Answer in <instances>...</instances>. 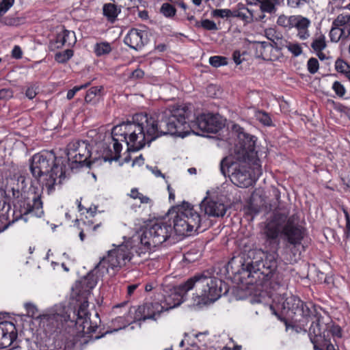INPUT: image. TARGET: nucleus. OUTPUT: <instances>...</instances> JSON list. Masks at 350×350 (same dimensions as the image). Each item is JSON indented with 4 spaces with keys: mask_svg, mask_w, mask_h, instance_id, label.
<instances>
[{
    "mask_svg": "<svg viewBox=\"0 0 350 350\" xmlns=\"http://www.w3.org/2000/svg\"><path fill=\"white\" fill-rule=\"evenodd\" d=\"M332 88L336 94L340 98L343 97L346 94V89L345 86L338 81L333 83Z\"/></svg>",
    "mask_w": 350,
    "mask_h": 350,
    "instance_id": "c03bdc74",
    "label": "nucleus"
},
{
    "mask_svg": "<svg viewBox=\"0 0 350 350\" xmlns=\"http://www.w3.org/2000/svg\"><path fill=\"white\" fill-rule=\"evenodd\" d=\"M334 26H336L343 33L350 36V14L342 13L339 14L332 22Z\"/></svg>",
    "mask_w": 350,
    "mask_h": 350,
    "instance_id": "4be33fe9",
    "label": "nucleus"
},
{
    "mask_svg": "<svg viewBox=\"0 0 350 350\" xmlns=\"http://www.w3.org/2000/svg\"><path fill=\"white\" fill-rule=\"evenodd\" d=\"M8 329H14V325L12 323L8 321L0 323V340L5 334H7Z\"/></svg>",
    "mask_w": 350,
    "mask_h": 350,
    "instance_id": "8fccbe9b",
    "label": "nucleus"
},
{
    "mask_svg": "<svg viewBox=\"0 0 350 350\" xmlns=\"http://www.w3.org/2000/svg\"><path fill=\"white\" fill-rule=\"evenodd\" d=\"M211 16L213 18H231L232 17V10L230 9H215L211 12Z\"/></svg>",
    "mask_w": 350,
    "mask_h": 350,
    "instance_id": "58836bf2",
    "label": "nucleus"
},
{
    "mask_svg": "<svg viewBox=\"0 0 350 350\" xmlns=\"http://www.w3.org/2000/svg\"><path fill=\"white\" fill-rule=\"evenodd\" d=\"M86 87H88V83H84L80 86H75L72 90H68L66 96L68 100L72 99L77 92L83 88H85Z\"/></svg>",
    "mask_w": 350,
    "mask_h": 350,
    "instance_id": "864d4df0",
    "label": "nucleus"
},
{
    "mask_svg": "<svg viewBox=\"0 0 350 350\" xmlns=\"http://www.w3.org/2000/svg\"><path fill=\"white\" fill-rule=\"evenodd\" d=\"M94 50L97 56H101L109 54L111 51V47L108 42H101L96 44Z\"/></svg>",
    "mask_w": 350,
    "mask_h": 350,
    "instance_id": "473e14b6",
    "label": "nucleus"
},
{
    "mask_svg": "<svg viewBox=\"0 0 350 350\" xmlns=\"http://www.w3.org/2000/svg\"><path fill=\"white\" fill-rule=\"evenodd\" d=\"M335 69L338 72L345 75L346 77L350 72V66L341 59H338L335 62Z\"/></svg>",
    "mask_w": 350,
    "mask_h": 350,
    "instance_id": "4c0bfd02",
    "label": "nucleus"
},
{
    "mask_svg": "<svg viewBox=\"0 0 350 350\" xmlns=\"http://www.w3.org/2000/svg\"><path fill=\"white\" fill-rule=\"evenodd\" d=\"M296 19V15L286 16L285 15H280L277 20V24L279 26L291 29L293 28V24Z\"/></svg>",
    "mask_w": 350,
    "mask_h": 350,
    "instance_id": "2f4dec72",
    "label": "nucleus"
},
{
    "mask_svg": "<svg viewBox=\"0 0 350 350\" xmlns=\"http://www.w3.org/2000/svg\"><path fill=\"white\" fill-rule=\"evenodd\" d=\"M190 113L188 108L183 107L152 114H135L132 122H123L113 128V141L125 142L129 151H137L163 135L184 137L190 133L191 125L187 121Z\"/></svg>",
    "mask_w": 350,
    "mask_h": 350,
    "instance_id": "f257e3e1",
    "label": "nucleus"
},
{
    "mask_svg": "<svg viewBox=\"0 0 350 350\" xmlns=\"http://www.w3.org/2000/svg\"><path fill=\"white\" fill-rule=\"evenodd\" d=\"M204 222L203 218L193 206L184 203L174 219L172 228L178 235L185 236L192 232L204 231L206 227H204Z\"/></svg>",
    "mask_w": 350,
    "mask_h": 350,
    "instance_id": "1a4fd4ad",
    "label": "nucleus"
},
{
    "mask_svg": "<svg viewBox=\"0 0 350 350\" xmlns=\"http://www.w3.org/2000/svg\"><path fill=\"white\" fill-rule=\"evenodd\" d=\"M129 196L134 200H139L141 204H147L150 206L153 204V201L148 196L140 193L137 188L131 189Z\"/></svg>",
    "mask_w": 350,
    "mask_h": 350,
    "instance_id": "7c9ffc66",
    "label": "nucleus"
},
{
    "mask_svg": "<svg viewBox=\"0 0 350 350\" xmlns=\"http://www.w3.org/2000/svg\"><path fill=\"white\" fill-rule=\"evenodd\" d=\"M63 36L65 37L67 46H72L76 41L75 34L74 31L64 29L62 31Z\"/></svg>",
    "mask_w": 350,
    "mask_h": 350,
    "instance_id": "49530a36",
    "label": "nucleus"
},
{
    "mask_svg": "<svg viewBox=\"0 0 350 350\" xmlns=\"http://www.w3.org/2000/svg\"><path fill=\"white\" fill-rule=\"evenodd\" d=\"M22 54H23L22 51H21V49L20 48V46H15L13 48L12 51V55L13 57H14L16 59H20L22 57Z\"/></svg>",
    "mask_w": 350,
    "mask_h": 350,
    "instance_id": "680f3d73",
    "label": "nucleus"
},
{
    "mask_svg": "<svg viewBox=\"0 0 350 350\" xmlns=\"http://www.w3.org/2000/svg\"><path fill=\"white\" fill-rule=\"evenodd\" d=\"M285 47L290 51L294 56H299L302 53V48L299 43L288 42Z\"/></svg>",
    "mask_w": 350,
    "mask_h": 350,
    "instance_id": "37998d69",
    "label": "nucleus"
},
{
    "mask_svg": "<svg viewBox=\"0 0 350 350\" xmlns=\"http://www.w3.org/2000/svg\"><path fill=\"white\" fill-rule=\"evenodd\" d=\"M209 64L215 68H218L228 64V59L223 56H212L209 58Z\"/></svg>",
    "mask_w": 350,
    "mask_h": 350,
    "instance_id": "ea45409f",
    "label": "nucleus"
},
{
    "mask_svg": "<svg viewBox=\"0 0 350 350\" xmlns=\"http://www.w3.org/2000/svg\"><path fill=\"white\" fill-rule=\"evenodd\" d=\"M87 275L83 280L77 281L72 287L71 298L81 304L76 314L75 325L79 332L85 334V328L88 317V282Z\"/></svg>",
    "mask_w": 350,
    "mask_h": 350,
    "instance_id": "9b49d317",
    "label": "nucleus"
},
{
    "mask_svg": "<svg viewBox=\"0 0 350 350\" xmlns=\"http://www.w3.org/2000/svg\"><path fill=\"white\" fill-rule=\"evenodd\" d=\"M144 71L139 68H137L132 72L131 77L133 79H141L144 77Z\"/></svg>",
    "mask_w": 350,
    "mask_h": 350,
    "instance_id": "e2e57ef3",
    "label": "nucleus"
},
{
    "mask_svg": "<svg viewBox=\"0 0 350 350\" xmlns=\"http://www.w3.org/2000/svg\"><path fill=\"white\" fill-rule=\"evenodd\" d=\"M5 194V191L0 188V211H4L6 204L8 203L6 202Z\"/></svg>",
    "mask_w": 350,
    "mask_h": 350,
    "instance_id": "6e6d98bb",
    "label": "nucleus"
},
{
    "mask_svg": "<svg viewBox=\"0 0 350 350\" xmlns=\"http://www.w3.org/2000/svg\"><path fill=\"white\" fill-rule=\"evenodd\" d=\"M160 12L167 18H172L176 13V8L168 3H164L160 8Z\"/></svg>",
    "mask_w": 350,
    "mask_h": 350,
    "instance_id": "c9c22d12",
    "label": "nucleus"
},
{
    "mask_svg": "<svg viewBox=\"0 0 350 350\" xmlns=\"http://www.w3.org/2000/svg\"><path fill=\"white\" fill-rule=\"evenodd\" d=\"M167 191L169 192V199L170 200H174V198H175V194H174V192L173 189H172L170 185H167Z\"/></svg>",
    "mask_w": 350,
    "mask_h": 350,
    "instance_id": "338daca9",
    "label": "nucleus"
},
{
    "mask_svg": "<svg viewBox=\"0 0 350 350\" xmlns=\"http://www.w3.org/2000/svg\"><path fill=\"white\" fill-rule=\"evenodd\" d=\"M36 88L31 85L28 87L25 92L26 96L29 99H33L37 95Z\"/></svg>",
    "mask_w": 350,
    "mask_h": 350,
    "instance_id": "bf43d9fd",
    "label": "nucleus"
},
{
    "mask_svg": "<svg viewBox=\"0 0 350 350\" xmlns=\"http://www.w3.org/2000/svg\"><path fill=\"white\" fill-rule=\"evenodd\" d=\"M232 17L238 18L246 23L253 21V12L246 8L243 4L239 3L237 9L232 10Z\"/></svg>",
    "mask_w": 350,
    "mask_h": 350,
    "instance_id": "412c9836",
    "label": "nucleus"
},
{
    "mask_svg": "<svg viewBox=\"0 0 350 350\" xmlns=\"http://www.w3.org/2000/svg\"><path fill=\"white\" fill-rule=\"evenodd\" d=\"M308 329V336L314 350H338L331 342L330 337L341 338L342 329L327 316H316Z\"/></svg>",
    "mask_w": 350,
    "mask_h": 350,
    "instance_id": "6e6552de",
    "label": "nucleus"
},
{
    "mask_svg": "<svg viewBox=\"0 0 350 350\" xmlns=\"http://www.w3.org/2000/svg\"><path fill=\"white\" fill-rule=\"evenodd\" d=\"M194 124L201 131L212 133H217L225 125L221 116L213 113L200 114L197 117Z\"/></svg>",
    "mask_w": 350,
    "mask_h": 350,
    "instance_id": "2eb2a0df",
    "label": "nucleus"
},
{
    "mask_svg": "<svg viewBox=\"0 0 350 350\" xmlns=\"http://www.w3.org/2000/svg\"><path fill=\"white\" fill-rule=\"evenodd\" d=\"M13 96V92L10 88L0 90V100H7Z\"/></svg>",
    "mask_w": 350,
    "mask_h": 350,
    "instance_id": "5fc2aeb1",
    "label": "nucleus"
},
{
    "mask_svg": "<svg viewBox=\"0 0 350 350\" xmlns=\"http://www.w3.org/2000/svg\"><path fill=\"white\" fill-rule=\"evenodd\" d=\"M15 336L14 329H8L7 334H5L0 340V348L4 349L9 347L12 343Z\"/></svg>",
    "mask_w": 350,
    "mask_h": 350,
    "instance_id": "72a5a7b5",
    "label": "nucleus"
},
{
    "mask_svg": "<svg viewBox=\"0 0 350 350\" xmlns=\"http://www.w3.org/2000/svg\"><path fill=\"white\" fill-rule=\"evenodd\" d=\"M66 163L63 157H56L53 150H43L33 154L29 159V170L33 178L50 194L66 178Z\"/></svg>",
    "mask_w": 350,
    "mask_h": 350,
    "instance_id": "20e7f679",
    "label": "nucleus"
},
{
    "mask_svg": "<svg viewBox=\"0 0 350 350\" xmlns=\"http://www.w3.org/2000/svg\"><path fill=\"white\" fill-rule=\"evenodd\" d=\"M195 26L196 27H202L203 29L209 31L217 30L218 29L216 23L214 21L208 19H204L200 22L196 21L195 23Z\"/></svg>",
    "mask_w": 350,
    "mask_h": 350,
    "instance_id": "e433bc0d",
    "label": "nucleus"
},
{
    "mask_svg": "<svg viewBox=\"0 0 350 350\" xmlns=\"http://www.w3.org/2000/svg\"><path fill=\"white\" fill-rule=\"evenodd\" d=\"M120 141H113V156H111L110 157L105 158V161H118L120 157V152L122 150V145L120 143Z\"/></svg>",
    "mask_w": 350,
    "mask_h": 350,
    "instance_id": "79ce46f5",
    "label": "nucleus"
},
{
    "mask_svg": "<svg viewBox=\"0 0 350 350\" xmlns=\"http://www.w3.org/2000/svg\"><path fill=\"white\" fill-rule=\"evenodd\" d=\"M278 254L267 253L260 249L250 250L232 257L228 262V268L242 278H253V273H260L267 278H271L278 267Z\"/></svg>",
    "mask_w": 350,
    "mask_h": 350,
    "instance_id": "39448f33",
    "label": "nucleus"
},
{
    "mask_svg": "<svg viewBox=\"0 0 350 350\" xmlns=\"http://www.w3.org/2000/svg\"><path fill=\"white\" fill-rule=\"evenodd\" d=\"M20 20L18 18H14L11 16H6L1 18V23L5 25L14 26L19 24Z\"/></svg>",
    "mask_w": 350,
    "mask_h": 350,
    "instance_id": "603ef678",
    "label": "nucleus"
},
{
    "mask_svg": "<svg viewBox=\"0 0 350 350\" xmlns=\"http://www.w3.org/2000/svg\"><path fill=\"white\" fill-rule=\"evenodd\" d=\"M137 286H138V284H132V285L128 286V287H127L128 294L129 295H132L133 293L135 291V290L137 288Z\"/></svg>",
    "mask_w": 350,
    "mask_h": 350,
    "instance_id": "774afa93",
    "label": "nucleus"
},
{
    "mask_svg": "<svg viewBox=\"0 0 350 350\" xmlns=\"http://www.w3.org/2000/svg\"><path fill=\"white\" fill-rule=\"evenodd\" d=\"M96 327H97V325L96 324L95 325H92V323L90 322V325L89 326V342L91 341V340H95L99 339V338H102L105 335L103 334H101V335L95 336L94 337H93L92 335H90L91 333L95 332V328H96Z\"/></svg>",
    "mask_w": 350,
    "mask_h": 350,
    "instance_id": "13d9d810",
    "label": "nucleus"
},
{
    "mask_svg": "<svg viewBox=\"0 0 350 350\" xmlns=\"http://www.w3.org/2000/svg\"><path fill=\"white\" fill-rule=\"evenodd\" d=\"M15 0H1L0 1V16H3L10 8L14 5Z\"/></svg>",
    "mask_w": 350,
    "mask_h": 350,
    "instance_id": "a18cd8bd",
    "label": "nucleus"
},
{
    "mask_svg": "<svg viewBox=\"0 0 350 350\" xmlns=\"http://www.w3.org/2000/svg\"><path fill=\"white\" fill-rule=\"evenodd\" d=\"M345 219H346V226L344 229V236L346 239H348L350 237V219L349 215L347 211H345Z\"/></svg>",
    "mask_w": 350,
    "mask_h": 350,
    "instance_id": "4d7b16f0",
    "label": "nucleus"
},
{
    "mask_svg": "<svg viewBox=\"0 0 350 350\" xmlns=\"http://www.w3.org/2000/svg\"><path fill=\"white\" fill-rule=\"evenodd\" d=\"M329 37L332 42H338L340 40H345L349 37L346 33H343L338 27L332 24L329 31Z\"/></svg>",
    "mask_w": 350,
    "mask_h": 350,
    "instance_id": "c85d7f7f",
    "label": "nucleus"
},
{
    "mask_svg": "<svg viewBox=\"0 0 350 350\" xmlns=\"http://www.w3.org/2000/svg\"><path fill=\"white\" fill-rule=\"evenodd\" d=\"M273 50V46L270 43L265 42H259L256 46V51L259 53L258 55L264 59H270L268 53Z\"/></svg>",
    "mask_w": 350,
    "mask_h": 350,
    "instance_id": "c756f323",
    "label": "nucleus"
},
{
    "mask_svg": "<svg viewBox=\"0 0 350 350\" xmlns=\"http://www.w3.org/2000/svg\"><path fill=\"white\" fill-rule=\"evenodd\" d=\"M25 307L29 315L34 316L36 314V313L37 312L36 307L31 303L25 304Z\"/></svg>",
    "mask_w": 350,
    "mask_h": 350,
    "instance_id": "052dcab7",
    "label": "nucleus"
},
{
    "mask_svg": "<svg viewBox=\"0 0 350 350\" xmlns=\"http://www.w3.org/2000/svg\"><path fill=\"white\" fill-rule=\"evenodd\" d=\"M287 209H279L274 212L263 229L266 240L270 243L277 242L278 245L280 237L287 243L296 246L301 244L304 239V228L299 224V217L296 215L288 217Z\"/></svg>",
    "mask_w": 350,
    "mask_h": 350,
    "instance_id": "423d86ee",
    "label": "nucleus"
},
{
    "mask_svg": "<svg viewBox=\"0 0 350 350\" xmlns=\"http://www.w3.org/2000/svg\"><path fill=\"white\" fill-rule=\"evenodd\" d=\"M162 303L165 310L178 306L187 299V293L193 290L197 304L208 301H215L228 291L226 282L212 275L208 271L197 273L177 286L162 285Z\"/></svg>",
    "mask_w": 350,
    "mask_h": 350,
    "instance_id": "f03ea898",
    "label": "nucleus"
},
{
    "mask_svg": "<svg viewBox=\"0 0 350 350\" xmlns=\"http://www.w3.org/2000/svg\"><path fill=\"white\" fill-rule=\"evenodd\" d=\"M278 3L279 0H261L260 10L262 12L274 14L277 10L276 5Z\"/></svg>",
    "mask_w": 350,
    "mask_h": 350,
    "instance_id": "bb28decb",
    "label": "nucleus"
},
{
    "mask_svg": "<svg viewBox=\"0 0 350 350\" xmlns=\"http://www.w3.org/2000/svg\"><path fill=\"white\" fill-rule=\"evenodd\" d=\"M200 206L204 214L209 217H223L226 212V207L223 203L207 198H204Z\"/></svg>",
    "mask_w": 350,
    "mask_h": 350,
    "instance_id": "a211bd4d",
    "label": "nucleus"
},
{
    "mask_svg": "<svg viewBox=\"0 0 350 350\" xmlns=\"http://www.w3.org/2000/svg\"><path fill=\"white\" fill-rule=\"evenodd\" d=\"M131 308L134 315V321L153 319L157 314H159L165 310L159 298L156 299L154 302L146 303L144 305L139 306L137 308L135 307Z\"/></svg>",
    "mask_w": 350,
    "mask_h": 350,
    "instance_id": "dca6fc26",
    "label": "nucleus"
},
{
    "mask_svg": "<svg viewBox=\"0 0 350 350\" xmlns=\"http://www.w3.org/2000/svg\"><path fill=\"white\" fill-rule=\"evenodd\" d=\"M12 181L13 182V186L11 187L12 196L15 198H18L27 188L26 177L22 174H15Z\"/></svg>",
    "mask_w": 350,
    "mask_h": 350,
    "instance_id": "aec40b11",
    "label": "nucleus"
},
{
    "mask_svg": "<svg viewBox=\"0 0 350 350\" xmlns=\"http://www.w3.org/2000/svg\"><path fill=\"white\" fill-rule=\"evenodd\" d=\"M241 148L231 163V181L239 187H248L262 174L260 161L255 151L256 137L241 132L239 134Z\"/></svg>",
    "mask_w": 350,
    "mask_h": 350,
    "instance_id": "7ed1b4c3",
    "label": "nucleus"
},
{
    "mask_svg": "<svg viewBox=\"0 0 350 350\" xmlns=\"http://www.w3.org/2000/svg\"><path fill=\"white\" fill-rule=\"evenodd\" d=\"M307 66L310 74H315L319 68V61L314 57H311L308 61Z\"/></svg>",
    "mask_w": 350,
    "mask_h": 350,
    "instance_id": "de8ad7c7",
    "label": "nucleus"
},
{
    "mask_svg": "<svg viewBox=\"0 0 350 350\" xmlns=\"http://www.w3.org/2000/svg\"><path fill=\"white\" fill-rule=\"evenodd\" d=\"M326 46L325 36L321 33L316 34L311 43L312 49L317 53H319L325 49Z\"/></svg>",
    "mask_w": 350,
    "mask_h": 350,
    "instance_id": "a878e982",
    "label": "nucleus"
},
{
    "mask_svg": "<svg viewBox=\"0 0 350 350\" xmlns=\"http://www.w3.org/2000/svg\"><path fill=\"white\" fill-rule=\"evenodd\" d=\"M88 142L86 141H73L66 147V172H77L81 168L88 167Z\"/></svg>",
    "mask_w": 350,
    "mask_h": 350,
    "instance_id": "f8f14e48",
    "label": "nucleus"
},
{
    "mask_svg": "<svg viewBox=\"0 0 350 350\" xmlns=\"http://www.w3.org/2000/svg\"><path fill=\"white\" fill-rule=\"evenodd\" d=\"M307 3V0H286V5L293 9H300Z\"/></svg>",
    "mask_w": 350,
    "mask_h": 350,
    "instance_id": "3c124183",
    "label": "nucleus"
},
{
    "mask_svg": "<svg viewBox=\"0 0 350 350\" xmlns=\"http://www.w3.org/2000/svg\"><path fill=\"white\" fill-rule=\"evenodd\" d=\"M92 276H93V271L89 272V288H93L97 283V279H92Z\"/></svg>",
    "mask_w": 350,
    "mask_h": 350,
    "instance_id": "69168bd1",
    "label": "nucleus"
},
{
    "mask_svg": "<svg viewBox=\"0 0 350 350\" xmlns=\"http://www.w3.org/2000/svg\"><path fill=\"white\" fill-rule=\"evenodd\" d=\"M64 46H67L66 43L65 37L63 36L62 32L58 33L55 39L50 40L49 44V49L50 51H55Z\"/></svg>",
    "mask_w": 350,
    "mask_h": 350,
    "instance_id": "cd10ccee",
    "label": "nucleus"
},
{
    "mask_svg": "<svg viewBox=\"0 0 350 350\" xmlns=\"http://www.w3.org/2000/svg\"><path fill=\"white\" fill-rule=\"evenodd\" d=\"M131 252L126 245H120L114 250H109L107 256L101 258L95 266V269H102L108 272L109 268L115 269L120 268L126 260H130Z\"/></svg>",
    "mask_w": 350,
    "mask_h": 350,
    "instance_id": "ddd939ff",
    "label": "nucleus"
},
{
    "mask_svg": "<svg viewBox=\"0 0 350 350\" xmlns=\"http://www.w3.org/2000/svg\"><path fill=\"white\" fill-rule=\"evenodd\" d=\"M104 94L103 86H92L89 88V103L96 104L99 102Z\"/></svg>",
    "mask_w": 350,
    "mask_h": 350,
    "instance_id": "b1692460",
    "label": "nucleus"
},
{
    "mask_svg": "<svg viewBox=\"0 0 350 350\" xmlns=\"http://www.w3.org/2000/svg\"><path fill=\"white\" fill-rule=\"evenodd\" d=\"M73 55V51L67 49L64 51L58 52L55 55V59L59 63H65L69 60Z\"/></svg>",
    "mask_w": 350,
    "mask_h": 350,
    "instance_id": "f704fd0d",
    "label": "nucleus"
},
{
    "mask_svg": "<svg viewBox=\"0 0 350 350\" xmlns=\"http://www.w3.org/2000/svg\"><path fill=\"white\" fill-rule=\"evenodd\" d=\"M310 21L304 16L301 15H296V19L295 20L293 27L296 28L297 37L302 40L308 39L310 34L308 30V27L310 25Z\"/></svg>",
    "mask_w": 350,
    "mask_h": 350,
    "instance_id": "6ab92c4d",
    "label": "nucleus"
},
{
    "mask_svg": "<svg viewBox=\"0 0 350 350\" xmlns=\"http://www.w3.org/2000/svg\"><path fill=\"white\" fill-rule=\"evenodd\" d=\"M103 14L106 16L108 21L113 22L118 16L120 10H118L117 6L113 3H106L103 9Z\"/></svg>",
    "mask_w": 350,
    "mask_h": 350,
    "instance_id": "393cba45",
    "label": "nucleus"
},
{
    "mask_svg": "<svg viewBox=\"0 0 350 350\" xmlns=\"http://www.w3.org/2000/svg\"><path fill=\"white\" fill-rule=\"evenodd\" d=\"M255 117L257 120L261 122L265 126H270L271 124V119L265 111H258L255 113Z\"/></svg>",
    "mask_w": 350,
    "mask_h": 350,
    "instance_id": "a19ab883",
    "label": "nucleus"
},
{
    "mask_svg": "<svg viewBox=\"0 0 350 350\" xmlns=\"http://www.w3.org/2000/svg\"><path fill=\"white\" fill-rule=\"evenodd\" d=\"M283 308L291 311L293 314L303 317H311L312 322L316 316H322L316 312L312 303H304L299 297L291 295L283 302Z\"/></svg>",
    "mask_w": 350,
    "mask_h": 350,
    "instance_id": "4468645a",
    "label": "nucleus"
},
{
    "mask_svg": "<svg viewBox=\"0 0 350 350\" xmlns=\"http://www.w3.org/2000/svg\"><path fill=\"white\" fill-rule=\"evenodd\" d=\"M220 171L224 176H226L227 175L229 176V175H230V172L231 173V164H229L227 158H224L221 161Z\"/></svg>",
    "mask_w": 350,
    "mask_h": 350,
    "instance_id": "09e8293b",
    "label": "nucleus"
},
{
    "mask_svg": "<svg viewBox=\"0 0 350 350\" xmlns=\"http://www.w3.org/2000/svg\"><path fill=\"white\" fill-rule=\"evenodd\" d=\"M43 203L41 196L36 193L31 198H27L19 200L12 208L8 203L4 211H0V232L7 229L12 224L23 218L25 221L26 215L30 214L37 217L44 215Z\"/></svg>",
    "mask_w": 350,
    "mask_h": 350,
    "instance_id": "0eeeda50",
    "label": "nucleus"
},
{
    "mask_svg": "<svg viewBox=\"0 0 350 350\" xmlns=\"http://www.w3.org/2000/svg\"><path fill=\"white\" fill-rule=\"evenodd\" d=\"M173 232L171 224L166 221H157L146 228L141 237V244L144 247H139L141 253L150 252L152 247L160 245L167 241Z\"/></svg>",
    "mask_w": 350,
    "mask_h": 350,
    "instance_id": "9d476101",
    "label": "nucleus"
},
{
    "mask_svg": "<svg viewBox=\"0 0 350 350\" xmlns=\"http://www.w3.org/2000/svg\"><path fill=\"white\" fill-rule=\"evenodd\" d=\"M232 58H233L234 63L237 65H239L243 61V59H241V53L239 51H235L233 52Z\"/></svg>",
    "mask_w": 350,
    "mask_h": 350,
    "instance_id": "0e129e2a",
    "label": "nucleus"
},
{
    "mask_svg": "<svg viewBox=\"0 0 350 350\" xmlns=\"http://www.w3.org/2000/svg\"><path fill=\"white\" fill-rule=\"evenodd\" d=\"M132 309L130 308L128 313L122 317H118L112 321L113 326L117 327L114 331H118L121 329L125 328L132 322H135L134 316L133 317Z\"/></svg>",
    "mask_w": 350,
    "mask_h": 350,
    "instance_id": "5701e85b",
    "label": "nucleus"
},
{
    "mask_svg": "<svg viewBox=\"0 0 350 350\" xmlns=\"http://www.w3.org/2000/svg\"><path fill=\"white\" fill-rule=\"evenodd\" d=\"M148 32L136 28L129 30L124 39L126 45L137 51L142 49L148 44Z\"/></svg>",
    "mask_w": 350,
    "mask_h": 350,
    "instance_id": "f3484780",
    "label": "nucleus"
}]
</instances>
